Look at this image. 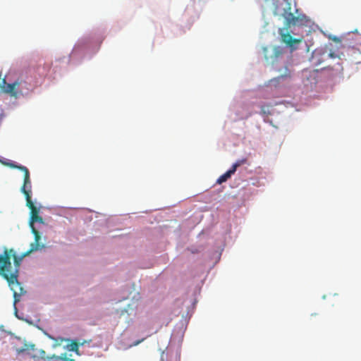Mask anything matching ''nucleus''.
<instances>
[{"label": "nucleus", "mask_w": 361, "mask_h": 361, "mask_svg": "<svg viewBox=\"0 0 361 361\" xmlns=\"http://www.w3.org/2000/svg\"><path fill=\"white\" fill-rule=\"evenodd\" d=\"M44 247V244L32 243L30 249L20 256L16 255L13 249H5L4 254L0 255V275L4 277L13 293L14 304L20 300V296L25 291L18 280L19 267L23 259L35 251Z\"/></svg>", "instance_id": "nucleus-1"}, {"label": "nucleus", "mask_w": 361, "mask_h": 361, "mask_svg": "<svg viewBox=\"0 0 361 361\" xmlns=\"http://www.w3.org/2000/svg\"><path fill=\"white\" fill-rule=\"evenodd\" d=\"M26 206L30 209V227L32 233L35 237V241L37 244H42L39 241L41 240V235L39 231L35 227V223H39L44 224V220L42 217L39 215V209L35 206L33 202H29L26 204Z\"/></svg>", "instance_id": "nucleus-2"}, {"label": "nucleus", "mask_w": 361, "mask_h": 361, "mask_svg": "<svg viewBox=\"0 0 361 361\" xmlns=\"http://www.w3.org/2000/svg\"><path fill=\"white\" fill-rule=\"evenodd\" d=\"M262 52L267 64L274 66L282 58L283 49L279 46L269 45L262 48Z\"/></svg>", "instance_id": "nucleus-3"}, {"label": "nucleus", "mask_w": 361, "mask_h": 361, "mask_svg": "<svg viewBox=\"0 0 361 361\" xmlns=\"http://www.w3.org/2000/svg\"><path fill=\"white\" fill-rule=\"evenodd\" d=\"M11 166L12 168H17L24 173V181L20 190L25 197L26 204H28L29 202H32V200L31 199L32 185L30 178V172L28 169H27V167L24 166H17L15 165L14 164H11Z\"/></svg>", "instance_id": "nucleus-4"}, {"label": "nucleus", "mask_w": 361, "mask_h": 361, "mask_svg": "<svg viewBox=\"0 0 361 361\" xmlns=\"http://www.w3.org/2000/svg\"><path fill=\"white\" fill-rule=\"evenodd\" d=\"M286 18L289 25H302L307 22L305 16H295L292 13H288Z\"/></svg>", "instance_id": "nucleus-5"}, {"label": "nucleus", "mask_w": 361, "mask_h": 361, "mask_svg": "<svg viewBox=\"0 0 361 361\" xmlns=\"http://www.w3.org/2000/svg\"><path fill=\"white\" fill-rule=\"evenodd\" d=\"M19 85L20 83L17 81L13 83H6V80H4V85H2L1 88L5 93H8L11 96L16 97L17 92L16 91V88Z\"/></svg>", "instance_id": "nucleus-6"}, {"label": "nucleus", "mask_w": 361, "mask_h": 361, "mask_svg": "<svg viewBox=\"0 0 361 361\" xmlns=\"http://www.w3.org/2000/svg\"><path fill=\"white\" fill-rule=\"evenodd\" d=\"M281 39L283 42L286 43L290 47L295 44H298L301 42L300 39L293 38L289 33H284L281 35Z\"/></svg>", "instance_id": "nucleus-7"}, {"label": "nucleus", "mask_w": 361, "mask_h": 361, "mask_svg": "<svg viewBox=\"0 0 361 361\" xmlns=\"http://www.w3.org/2000/svg\"><path fill=\"white\" fill-rule=\"evenodd\" d=\"M35 349V345L33 343H28L25 342L21 348H16V352L18 355L23 354L30 350H34Z\"/></svg>", "instance_id": "nucleus-8"}, {"label": "nucleus", "mask_w": 361, "mask_h": 361, "mask_svg": "<svg viewBox=\"0 0 361 361\" xmlns=\"http://www.w3.org/2000/svg\"><path fill=\"white\" fill-rule=\"evenodd\" d=\"M234 173H235V172L231 169H230L225 173H224L221 176H219V178L216 180V183L221 184V183L226 182Z\"/></svg>", "instance_id": "nucleus-9"}, {"label": "nucleus", "mask_w": 361, "mask_h": 361, "mask_svg": "<svg viewBox=\"0 0 361 361\" xmlns=\"http://www.w3.org/2000/svg\"><path fill=\"white\" fill-rule=\"evenodd\" d=\"M67 350L69 351L75 352L77 355H80L79 353V344L76 341H72L71 343L67 345Z\"/></svg>", "instance_id": "nucleus-10"}, {"label": "nucleus", "mask_w": 361, "mask_h": 361, "mask_svg": "<svg viewBox=\"0 0 361 361\" xmlns=\"http://www.w3.org/2000/svg\"><path fill=\"white\" fill-rule=\"evenodd\" d=\"M32 357L33 359L40 358V359H42L43 360H51V358H49L50 356H47L46 355V352L44 350H42V349L39 350V355H32Z\"/></svg>", "instance_id": "nucleus-11"}, {"label": "nucleus", "mask_w": 361, "mask_h": 361, "mask_svg": "<svg viewBox=\"0 0 361 361\" xmlns=\"http://www.w3.org/2000/svg\"><path fill=\"white\" fill-rule=\"evenodd\" d=\"M247 159L246 158H243V159H238V160H237V161H235V162L232 165V166H231V169L234 172H235V171H236V170H237V169H238L239 166H242V165H243V164H246V163H247Z\"/></svg>", "instance_id": "nucleus-12"}, {"label": "nucleus", "mask_w": 361, "mask_h": 361, "mask_svg": "<svg viewBox=\"0 0 361 361\" xmlns=\"http://www.w3.org/2000/svg\"><path fill=\"white\" fill-rule=\"evenodd\" d=\"M49 338L51 340H54L56 341L55 343L53 344L52 347L53 348H56V347L59 346L64 341H68V339H65L63 338L59 337L58 338H55L52 336L49 335Z\"/></svg>", "instance_id": "nucleus-13"}, {"label": "nucleus", "mask_w": 361, "mask_h": 361, "mask_svg": "<svg viewBox=\"0 0 361 361\" xmlns=\"http://www.w3.org/2000/svg\"><path fill=\"white\" fill-rule=\"evenodd\" d=\"M66 353H62L61 355H52L50 356L49 358H51V360H63L64 361L66 358Z\"/></svg>", "instance_id": "nucleus-14"}, {"label": "nucleus", "mask_w": 361, "mask_h": 361, "mask_svg": "<svg viewBox=\"0 0 361 361\" xmlns=\"http://www.w3.org/2000/svg\"><path fill=\"white\" fill-rule=\"evenodd\" d=\"M262 114H265L267 113L266 111V109H265V106H262Z\"/></svg>", "instance_id": "nucleus-15"}, {"label": "nucleus", "mask_w": 361, "mask_h": 361, "mask_svg": "<svg viewBox=\"0 0 361 361\" xmlns=\"http://www.w3.org/2000/svg\"><path fill=\"white\" fill-rule=\"evenodd\" d=\"M64 361H75V360L72 359V358L66 357Z\"/></svg>", "instance_id": "nucleus-16"}, {"label": "nucleus", "mask_w": 361, "mask_h": 361, "mask_svg": "<svg viewBox=\"0 0 361 361\" xmlns=\"http://www.w3.org/2000/svg\"><path fill=\"white\" fill-rule=\"evenodd\" d=\"M140 342H141V341H137V342L135 343V345L139 344Z\"/></svg>", "instance_id": "nucleus-17"}]
</instances>
